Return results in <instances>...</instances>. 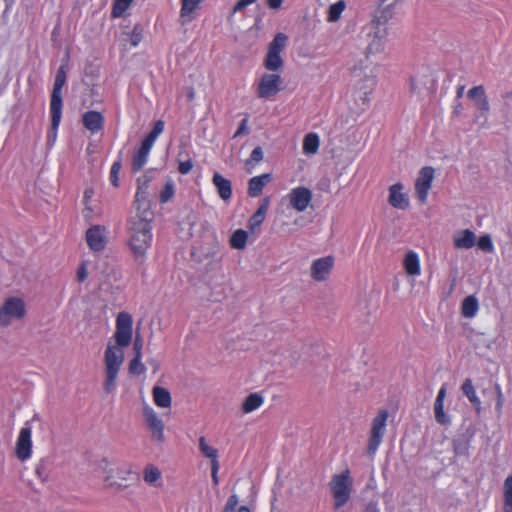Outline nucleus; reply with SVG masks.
Masks as SVG:
<instances>
[{
    "mask_svg": "<svg viewBox=\"0 0 512 512\" xmlns=\"http://www.w3.org/2000/svg\"><path fill=\"white\" fill-rule=\"evenodd\" d=\"M132 317L127 312H120L116 319V332L114 338L116 345L108 343L105 354V382L104 390L107 393L114 391L119 370L124 362L123 348L127 347L132 339Z\"/></svg>",
    "mask_w": 512,
    "mask_h": 512,
    "instance_id": "1",
    "label": "nucleus"
},
{
    "mask_svg": "<svg viewBox=\"0 0 512 512\" xmlns=\"http://www.w3.org/2000/svg\"><path fill=\"white\" fill-rule=\"evenodd\" d=\"M153 216L135 215L129 221L128 226V245L136 261L144 263L147 250L152 244V226Z\"/></svg>",
    "mask_w": 512,
    "mask_h": 512,
    "instance_id": "2",
    "label": "nucleus"
},
{
    "mask_svg": "<svg viewBox=\"0 0 512 512\" xmlns=\"http://www.w3.org/2000/svg\"><path fill=\"white\" fill-rule=\"evenodd\" d=\"M329 486L334 499V507L339 509L349 501L351 496L353 479L349 469L333 475Z\"/></svg>",
    "mask_w": 512,
    "mask_h": 512,
    "instance_id": "3",
    "label": "nucleus"
},
{
    "mask_svg": "<svg viewBox=\"0 0 512 512\" xmlns=\"http://www.w3.org/2000/svg\"><path fill=\"white\" fill-rule=\"evenodd\" d=\"M66 83L65 67L61 65L57 70L50 101V114L52 116V129H58L62 116L61 90Z\"/></svg>",
    "mask_w": 512,
    "mask_h": 512,
    "instance_id": "4",
    "label": "nucleus"
},
{
    "mask_svg": "<svg viewBox=\"0 0 512 512\" xmlns=\"http://www.w3.org/2000/svg\"><path fill=\"white\" fill-rule=\"evenodd\" d=\"M26 313L25 304L22 299L10 297L0 307V325L8 326L13 320L21 319Z\"/></svg>",
    "mask_w": 512,
    "mask_h": 512,
    "instance_id": "5",
    "label": "nucleus"
},
{
    "mask_svg": "<svg viewBox=\"0 0 512 512\" xmlns=\"http://www.w3.org/2000/svg\"><path fill=\"white\" fill-rule=\"evenodd\" d=\"M388 418L387 410H380L377 416L372 420L371 433L367 451L374 454L382 442L386 430V421Z\"/></svg>",
    "mask_w": 512,
    "mask_h": 512,
    "instance_id": "6",
    "label": "nucleus"
},
{
    "mask_svg": "<svg viewBox=\"0 0 512 512\" xmlns=\"http://www.w3.org/2000/svg\"><path fill=\"white\" fill-rule=\"evenodd\" d=\"M150 181L151 178L147 175H143L137 180V192L134 201V205L137 210L136 215L153 216V213L150 211V201L148 199L149 194L147 191Z\"/></svg>",
    "mask_w": 512,
    "mask_h": 512,
    "instance_id": "7",
    "label": "nucleus"
},
{
    "mask_svg": "<svg viewBox=\"0 0 512 512\" xmlns=\"http://www.w3.org/2000/svg\"><path fill=\"white\" fill-rule=\"evenodd\" d=\"M30 421L20 429L16 440L15 455L21 461L28 460L32 455V427Z\"/></svg>",
    "mask_w": 512,
    "mask_h": 512,
    "instance_id": "8",
    "label": "nucleus"
},
{
    "mask_svg": "<svg viewBox=\"0 0 512 512\" xmlns=\"http://www.w3.org/2000/svg\"><path fill=\"white\" fill-rule=\"evenodd\" d=\"M388 35L387 28L379 22L373 24L371 31L368 33L369 43L366 48V58L370 55L381 53L384 50L386 37Z\"/></svg>",
    "mask_w": 512,
    "mask_h": 512,
    "instance_id": "9",
    "label": "nucleus"
},
{
    "mask_svg": "<svg viewBox=\"0 0 512 512\" xmlns=\"http://www.w3.org/2000/svg\"><path fill=\"white\" fill-rule=\"evenodd\" d=\"M143 417L147 427L151 432V436L157 442H163L164 440V422L155 412V410L149 405L143 407Z\"/></svg>",
    "mask_w": 512,
    "mask_h": 512,
    "instance_id": "10",
    "label": "nucleus"
},
{
    "mask_svg": "<svg viewBox=\"0 0 512 512\" xmlns=\"http://www.w3.org/2000/svg\"><path fill=\"white\" fill-rule=\"evenodd\" d=\"M282 79L278 74H264L257 87V96L269 99L275 96L280 90Z\"/></svg>",
    "mask_w": 512,
    "mask_h": 512,
    "instance_id": "11",
    "label": "nucleus"
},
{
    "mask_svg": "<svg viewBox=\"0 0 512 512\" xmlns=\"http://www.w3.org/2000/svg\"><path fill=\"white\" fill-rule=\"evenodd\" d=\"M433 178L434 169L430 166L421 168L418 173V177L415 182V192L417 199L421 203H425L427 201L428 192L431 188Z\"/></svg>",
    "mask_w": 512,
    "mask_h": 512,
    "instance_id": "12",
    "label": "nucleus"
},
{
    "mask_svg": "<svg viewBox=\"0 0 512 512\" xmlns=\"http://www.w3.org/2000/svg\"><path fill=\"white\" fill-rule=\"evenodd\" d=\"M312 197L311 190L304 186L293 188L287 195L289 205L297 212H304L310 205Z\"/></svg>",
    "mask_w": 512,
    "mask_h": 512,
    "instance_id": "13",
    "label": "nucleus"
},
{
    "mask_svg": "<svg viewBox=\"0 0 512 512\" xmlns=\"http://www.w3.org/2000/svg\"><path fill=\"white\" fill-rule=\"evenodd\" d=\"M467 97L473 101L475 107L479 111L477 117L483 118L484 122H486L490 105L484 87L482 85L472 87L468 90Z\"/></svg>",
    "mask_w": 512,
    "mask_h": 512,
    "instance_id": "14",
    "label": "nucleus"
},
{
    "mask_svg": "<svg viewBox=\"0 0 512 512\" xmlns=\"http://www.w3.org/2000/svg\"><path fill=\"white\" fill-rule=\"evenodd\" d=\"M105 232V227L101 225H94L86 231V242L91 250L99 252L105 248Z\"/></svg>",
    "mask_w": 512,
    "mask_h": 512,
    "instance_id": "15",
    "label": "nucleus"
},
{
    "mask_svg": "<svg viewBox=\"0 0 512 512\" xmlns=\"http://www.w3.org/2000/svg\"><path fill=\"white\" fill-rule=\"evenodd\" d=\"M334 264L332 256H326L313 261L311 277L316 281H324L328 278Z\"/></svg>",
    "mask_w": 512,
    "mask_h": 512,
    "instance_id": "16",
    "label": "nucleus"
},
{
    "mask_svg": "<svg viewBox=\"0 0 512 512\" xmlns=\"http://www.w3.org/2000/svg\"><path fill=\"white\" fill-rule=\"evenodd\" d=\"M403 185L395 183L389 187V204L397 209L405 210L409 207V199L407 194L402 192Z\"/></svg>",
    "mask_w": 512,
    "mask_h": 512,
    "instance_id": "17",
    "label": "nucleus"
},
{
    "mask_svg": "<svg viewBox=\"0 0 512 512\" xmlns=\"http://www.w3.org/2000/svg\"><path fill=\"white\" fill-rule=\"evenodd\" d=\"M446 397V387L443 385L437 394L434 402V415L437 423L449 426L451 424V417L444 412V400Z\"/></svg>",
    "mask_w": 512,
    "mask_h": 512,
    "instance_id": "18",
    "label": "nucleus"
},
{
    "mask_svg": "<svg viewBox=\"0 0 512 512\" xmlns=\"http://www.w3.org/2000/svg\"><path fill=\"white\" fill-rule=\"evenodd\" d=\"M354 75L355 77H358L360 79H363L365 84L361 87V89H372L374 85L376 84V67L372 65H365L362 64L355 67L354 69ZM364 94H367V91H364Z\"/></svg>",
    "mask_w": 512,
    "mask_h": 512,
    "instance_id": "19",
    "label": "nucleus"
},
{
    "mask_svg": "<svg viewBox=\"0 0 512 512\" xmlns=\"http://www.w3.org/2000/svg\"><path fill=\"white\" fill-rule=\"evenodd\" d=\"M82 123L87 130L95 134L103 129L104 117L98 111H87L82 116Z\"/></svg>",
    "mask_w": 512,
    "mask_h": 512,
    "instance_id": "20",
    "label": "nucleus"
},
{
    "mask_svg": "<svg viewBox=\"0 0 512 512\" xmlns=\"http://www.w3.org/2000/svg\"><path fill=\"white\" fill-rule=\"evenodd\" d=\"M212 183L217 189L219 197L223 201H229L232 197V184L231 181L223 177L220 173L215 172L212 178Z\"/></svg>",
    "mask_w": 512,
    "mask_h": 512,
    "instance_id": "21",
    "label": "nucleus"
},
{
    "mask_svg": "<svg viewBox=\"0 0 512 512\" xmlns=\"http://www.w3.org/2000/svg\"><path fill=\"white\" fill-rule=\"evenodd\" d=\"M270 200L268 197L264 198L257 211L249 218L248 227L252 232H255L260 228L266 218V214L269 208Z\"/></svg>",
    "mask_w": 512,
    "mask_h": 512,
    "instance_id": "22",
    "label": "nucleus"
},
{
    "mask_svg": "<svg viewBox=\"0 0 512 512\" xmlns=\"http://www.w3.org/2000/svg\"><path fill=\"white\" fill-rule=\"evenodd\" d=\"M153 146L146 141H142L140 148L134 152L132 158V169L137 172L140 171L147 162L150 150Z\"/></svg>",
    "mask_w": 512,
    "mask_h": 512,
    "instance_id": "23",
    "label": "nucleus"
},
{
    "mask_svg": "<svg viewBox=\"0 0 512 512\" xmlns=\"http://www.w3.org/2000/svg\"><path fill=\"white\" fill-rule=\"evenodd\" d=\"M272 180V176L269 173L262 174L259 176L252 177L248 182V194L250 197H258L263 188Z\"/></svg>",
    "mask_w": 512,
    "mask_h": 512,
    "instance_id": "24",
    "label": "nucleus"
},
{
    "mask_svg": "<svg viewBox=\"0 0 512 512\" xmlns=\"http://www.w3.org/2000/svg\"><path fill=\"white\" fill-rule=\"evenodd\" d=\"M453 241L458 249H470L475 245L476 236L471 230L465 229L456 232Z\"/></svg>",
    "mask_w": 512,
    "mask_h": 512,
    "instance_id": "25",
    "label": "nucleus"
},
{
    "mask_svg": "<svg viewBox=\"0 0 512 512\" xmlns=\"http://www.w3.org/2000/svg\"><path fill=\"white\" fill-rule=\"evenodd\" d=\"M461 391L468 398L472 406L475 408L477 414H480L482 409L481 400L477 396L476 390L470 378L464 380L463 384L461 385Z\"/></svg>",
    "mask_w": 512,
    "mask_h": 512,
    "instance_id": "26",
    "label": "nucleus"
},
{
    "mask_svg": "<svg viewBox=\"0 0 512 512\" xmlns=\"http://www.w3.org/2000/svg\"><path fill=\"white\" fill-rule=\"evenodd\" d=\"M152 396L154 403L160 408H170L172 398L170 392L161 386H155L152 389Z\"/></svg>",
    "mask_w": 512,
    "mask_h": 512,
    "instance_id": "27",
    "label": "nucleus"
},
{
    "mask_svg": "<svg viewBox=\"0 0 512 512\" xmlns=\"http://www.w3.org/2000/svg\"><path fill=\"white\" fill-rule=\"evenodd\" d=\"M479 309L478 299L474 295H469L464 298L461 304V314L465 318H473L476 316Z\"/></svg>",
    "mask_w": 512,
    "mask_h": 512,
    "instance_id": "28",
    "label": "nucleus"
},
{
    "mask_svg": "<svg viewBox=\"0 0 512 512\" xmlns=\"http://www.w3.org/2000/svg\"><path fill=\"white\" fill-rule=\"evenodd\" d=\"M405 271L412 276L420 274V261L417 253L410 251L406 254L403 262Z\"/></svg>",
    "mask_w": 512,
    "mask_h": 512,
    "instance_id": "29",
    "label": "nucleus"
},
{
    "mask_svg": "<svg viewBox=\"0 0 512 512\" xmlns=\"http://www.w3.org/2000/svg\"><path fill=\"white\" fill-rule=\"evenodd\" d=\"M202 0H181L180 17L184 22L191 21Z\"/></svg>",
    "mask_w": 512,
    "mask_h": 512,
    "instance_id": "30",
    "label": "nucleus"
},
{
    "mask_svg": "<svg viewBox=\"0 0 512 512\" xmlns=\"http://www.w3.org/2000/svg\"><path fill=\"white\" fill-rule=\"evenodd\" d=\"M320 145V139L316 133H308L303 139V153L307 155L316 154Z\"/></svg>",
    "mask_w": 512,
    "mask_h": 512,
    "instance_id": "31",
    "label": "nucleus"
},
{
    "mask_svg": "<svg viewBox=\"0 0 512 512\" xmlns=\"http://www.w3.org/2000/svg\"><path fill=\"white\" fill-rule=\"evenodd\" d=\"M503 498V511L512 512V473L504 481Z\"/></svg>",
    "mask_w": 512,
    "mask_h": 512,
    "instance_id": "32",
    "label": "nucleus"
},
{
    "mask_svg": "<svg viewBox=\"0 0 512 512\" xmlns=\"http://www.w3.org/2000/svg\"><path fill=\"white\" fill-rule=\"evenodd\" d=\"M247 239L248 233L243 229H238L232 234L230 245L234 249L242 250L246 247Z\"/></svg>",
    "mask_w": 512,
    "mask_h": 512,
    "instance_id": "33",
    "label": "nucleus"
},
{
    "mask_svg": "<svg viewBox=\"0 0 512 512\" xmlns=\"http://www.w3.org/2000/svg\"><path fill=\"white\" fill-rule=\"evenodd\" d=\"M262 403L263 398L257 393H252L244 400L242 409L245 413H250L259 408Z\"/></svg>",
    "mask_w": 512,
    "mask_h": 512,
    "instance_id": "34",
    "label": "nucleus"
},
{
    "mask_svg": "<svg viewBox=\"0 0 512 512\" xmlns=\"http://www.w3.org/2000/svg\"><path fill=\"white\" fill-rule=\"evenodd\" d=\"M264 65L270 71H277L283 66L281 54L268 51Z\"/></svg>",
    "mask_w": 512,
    "mask_h": 512,
    "instance_id": "35",
    "label": "nucleus"
},
{
    "mask_svg": "<svg viewBox=\"0 0 512 512\" xmlns=\"http://www.w3.org/2000/svg\"><path fill=\"white\" fill-rule=\"evenodd\" d=\"M199 449L205 457L211 459V463L218 461V450L208 445L204 436L199 439Z\"/></svg>",
    "mask_w": 512,
    "mask_h": 512,
    "instance_id": "36",
    "label": "nucleus"
},
{
    "mask_svg": "<svg viewBox=\"0 0 512 512\" xmlns=\"http://www.w3.org/2000/svg\"><path fill=\"white\" fill-rule=\"evenodd\" d=\"M346 7V3L344 0H339L336 3L332 4L328 10L327 20L329 22H336L340 19L342 12Z\"/></svg>",
    "mask_w": 512,
    "mask_h": 512,
    "instance_id": "37",
    "label": "nucleus"
},
{
    "mask_svg": "<svg viewBox=\"0 0 512 512\" xmlns=\"http://www.w3.org/2000/svg\"><path fill=\"white\" fill-rule=\"evenodd\" d=\"M288 37L284 33H278L269 44L268 51L281 54L286 46Z\"/></svg>",
    "mask_w": 512,
    "mask_h": 512,
    "instance_id": "38",
    "label": "nucleus"
},
{
    "mask_svg": "<svg viewBox=\"0 0 512 512\" xmlns=\"http://www.w3.org/2000/svg\"><path fill=\"white\" fill-rule=\"evenodd\" d=\"M453 451L456 455L459 456H468V451L470 447V443L468 439L465 438H457L452 442Z\"/></svg>",
    "mask_w": 512,
    "mask_h": 512,
    "instance_id": "39",
    "label": "nucleus"
},
{
    "mask_svg": "<svg viewBox=\"0 0 512 512\" xmlns=\"http://www.w3.org/2000/svg\"><path fill=\"white\" fill-rule=\"evenodd\" d=\"M161 478L160 470L152 465H149L144 470V480L149 483L155 485L157 481Z\"/></svg>",
    "mask_w": 512,
    "mask_h": 512,
    "instance_id": "40",
    "label": "nucleus"
},
{
    "mask_svg": "<svg viewBox=\"0 0 512 512\" xmlns=\"http://www.w3.org/2000/svg\"><path fill=\"white\" fill-rule=\"evenodd\" d=\"M164 125L165 124L163 120L156 121L152 131L144 138V141L153 146L158 136L163 132Z\"/></svg>",
    "mask_w": 512,
    "mask_h": 512,
    "instance_id": "41",
    "label": "nucleus"
},
{
    "mask_svg": "<svg viewBox=\"0 0 512 512\" xmlns=\"http://www.w3.org/2000/svg\"><path fill=\"white\" fill-rule=\"evenodd\" d=\"M142 354L135 355L130 361L129 371L132 374L141 375L146 371L145 365L141 362Z\"/></svg>",
    "mask_w": 512,
    "mask_h": 512,
    "instance_id": "42",
    "label": "nucleus"
},
{
    "mask_svg": "<svg viewBox=\"0 0 512 512\" xmlns=\"http://www.w3.org/2000/svg\"><path fill=\"white\" fill-rule=\"evenodd\" d=\"M133 0H115L113 4V17H120L130 6Z\"/></svg>",
    "mask_w": 512,
    "mask_h": 512,
    "instance_id": "43",
    "label": "nucleus"
},
{
    "mask_svg": "<svg viewBox=\"0 0 512 512\" xmlns=\"http://www.w3.org/2000/svg\"><path fill=\"white\" fill-rule=\"evenodd\" d=\"M477 245H478L479 249L484 252L491 253L494 250V245H493L492 239H491L490 235H488V234L481 236L477 242Z\"/></svg>",
    "mask_w": 512,
    "mask_h": 512,
    "instance_id": "44",
    "label": "nucleus"
},
{
    "mask_svg": "<svg viewBox=\"0 0 512 512\" xmlns=\"http://www.w3.org/2000/svg\"><path fill=\"white\" fill-rule=\"evenodd\" d=\"M100 477L102 478L104 485L108 488L121 486L115 481L114 469L112 467L109 468L108 471L102 474Z\"/></svg>",
    "mask_w": 512,
    "mask_h": 512,
    "instance_id": "45",
    "label": "nucleus"
},
{
    "mask_svg": "<svg viewBox=\"0 0 512 512\" xmlns=\"http://www.w3.org/2000/svg\"><path fill=\"white\" fill-rule=\"evenodd\" d=\"M174 195V184L169 181L165 184L163 190L160 193V201L161 203L168 202Z\"/></svg>",
    "mask_w": 512,
    "mask_h": 512,
    "instance_id": "46",
    "label": "nucleus"
},
{
    "mask_svg": "<svg viewBox=\"0 0 512 512\" xmlns=\"http://www.w3.org/2000/svg\"><path fill=\"white\" fill-rule=\"evenodd\" d=\"M120 169H121V162L120 161H115L111 167V171H110V181L112 183L113 186L117 187L119 185V172H120Z\"/></svg>",
    "mask_w": 512,
    "mask_h": 512,
    "instance_id": "47",
    "label": "nucleus"
},
{
    "mask_svg": "<svg viewBox=\"0 0 512 512\" xmlns=\"http://www.w3.org/2000/svg\"><path fill=\"white\" fill-rule=\"evenodd\" d=\"M142 41V29L136 25L132 33L129 35V42L132 46L136 47Z\"/></svg>",
    "mask_w": 512,
    "mask_h": 512,
    "instance_id": "48",
    "label": "nucleus"
},
{
    "mask_svg": "<svg viewBox=\"0 0 512 512\" xmlns=\"http://www.w3.org/2000/svg\"><path fill=\"white\" fill-rule=\"evenodd\" d=\"M111 468L109 461L106 458H102L96 464L95 472L100 477L102 474L108 471Z\"/></svg>",
    "mask_w": 512,
    "mask_h": 512,
    "instance_id": "49",
    "label": "nucleus"
},
{
    "mask_svg": "<svg viewBox=\"0 0 512 512\" xmlns=\"http://www.w3.org/2000/svg\"><path fill=\"white\" fill-rule=\"evenodd\" d=\"M263 160V150L260 146L258 147H255L251 154H250V158L247 160V164H249L250 162H260Z\"/></svg>",
    "mask_w": 512,
    "mask_h": 512,
    "instance_id": "50",
    "label": "nucleus"
},
{
    "mask_svg": "<svg viewBox=\"0 0 512 512\" xmlns=\"http://www.w3.org/2000/svg\"><path fill=\"white\" fill-rule=\"evenodd\" d=\"M247 124H248V118L242 119L238 129L236 130V132L233 135V138H237V137H240L242 135L248 134L249 133V128H248Z\"/></svg>",
    "mask_w": 512,
    "mask_h": 512,
    "instance_id": "51",
    "label": "nucleus"
},
{
    "mask_svg": "<svg viewBox=\"0 0 512 512\" xmlns=\"http://www.w3.org/2000/svg\"><path fill=\"white\" fill-rule=\"evenodd\" d=\"M258 0H239L233 7V13L243 11L247 6L257 2Z\"/></svg>",
    "mask_w": 512,
    "mask_h": 512,
    "instance_id": "52",
    "label": "nucleus"
},
{
    "mask_svg": "<svg viewBox=\"0 0 512 512\" xmlns=\"http://www.w3.org/2000/svg\"><path fill=\"white\" fill-rule=\"evenodd\" d=\"M193 168V163L190 159L180 162L178 170L181 174L186 175L188 174Z\"/></svg>",
    "mask_w": 512,
    "mask_h": 512,
    "instance_id": "53",
    "label": "nucleus"
},
{
    "mask_svg": "<svg viewBox=\"0 0 512 512\" xmlns=\"http://www.w3.org/2000/svg\"><path fill=\"white\" fill-rule=\"evenodd\" d=\"M219 461H214V463H211V477L213 484L216 486L218 485V471H219Z\"/></svg>",
    "mask_w": 512,
    "mask_h": 512,
    "instance_id": "54",
    "label": "nucleus"
},
{
    "mask_svg": "<svg viewBox=\"0 0 512 512\" xmlns=\"http://www.w3.org/2000/svg\"><path fill=\"white\" fill-rule=\"evenodd\" d=\"M87 275H88V273H87L86 263L83 262L77 270V280L79 282H83L87 278Z\"/></svg>",
    "mask_w": 512,
    "mask_h": 512,
    "instance_id": "55",
    "label": "nucleus"
},
{
    "mask_svg": "<svg viewBox=\"0 0 512 512\" xmlns=\"http://www.w3.org/2000/svg\"><path fill=\"white\" fill-rule=\"evenodd\" d=\"M36 474L41 478L42 480H45L47 477V474L45 472V464L43 462H40L36 467Z\"/></svg>",
    "mask_w": 512,
    "mask_h": 512,
    "instance_id": "56",
    "label": "nucleus"
},
{
    "mask_svg": "<svg viewBox=\"0 0 512 512\" xmlns=\"http://www.w3.org/2000/svg\"><path fill=\"white\" fill-rule=\"evenodd\" d=\"M495 390H496V392H497V403H496V409H497V410H500V409H501V407H502V402H503V400H502V396H503V395H502V390H501V387H500V385H499V384H496V386H495Z\"/></svg>",
    "mask_w": 512,
    "mask_h": 512,
    "instance_id": "57",
    "label": "nucleus"
},
{
    "mask_svg": "<svg viewBox=\"0 0 512 512\" xmlns=\"http://www.w3.org/2000/svg\"><path fill=\"white\" fill-rule=\"evenodd\" d=\"M83 217L86 220H90L93 215V209L90 204H84V209L82 211Z\"/></svg>",
    "mask_w": 512,
    "mask_h": 512,
    "instance_id": "58",
    "label": "nucleus"
},
{
    "mask_svg": "<svg viewBox=\"0 0 512 512\" xmlns=\"http://www.w3.org/2000/svg\"><path fill=\"white\" fill-rule=\"evenodd\" d=\"M93 194H94V191L92 188L85 189L84 194H83V203L90 204V200H91Z\"/></svg>",
    "mask_w": 512,
    "mask_h": 512,
    "instance_id": "59",
    "label": "nucleus"
},
{
    "mask_svg": "<svg viewBox=\"0 0 512 512\" xmlns=\"http://www.w3.org/2000/svg\"><path fill=\"white\" fill-rule=\"evenodd\" d=\"M225 505L236 509V507L238 505V497H237V495H235V494L231 495L228 498V500H227Z\"/></svg>",
    "mask_w": 512,
    "mask_h": 512,
    "instance_id": "60",
    "label": "nucleus"
},
{
    "mask_svg": "<svg viewBox=\"0 0 512 512\" xmlns=\"http://www.w3.org/2000/svg\"><path fill=\"white\" fill-rule=\"evenodd\" d=\"M134 351H135V355H138L139 354H142L141 350H142V339L140 337H136L135 338V341H134Z\"/></svg>",
    "mask_w": 512,
    "mask_h": 512,
    "instance_id": "61",
    "label": "nucleus"
},
{
    "mask_svg": "<svg viewBox=\"0 0 512 512\" xmlns=\"http://www.w3.org/2000/svg\"><path fill=\"white\" fill-rule=\"evenodd\" d=\"M364 512H380V510L376 502H369L366 505Z\"/></svg>",
    "mask_w": 512,
    "mask_h": 512,
    "instance_id": "62",
    "label": "nucleus"
},
{
    "mask_svg": "<svg viewBox=\"0 0 512 512\" xmlns=\"http://www.w3.org/2000/svg\"><path fill=\"white\" fill-rule=\"evenodd\" d=\"M283 0H267V5L271 9H278L281 7Z\"/></svg>",
    "mask_w": 512,
    "mask_h": 512,
    "instance_id": "63",
    "label": "nucleus"
},
{
    "mask_svg": "<svg viewBox=\"0 0 512 512\" xmlns=\"http://www.w3.org/2000/svg\"><path fill=\"white\" fill-rule=\"evenodd\" d=\"M464 89H465V86L464 85H461L457 88V91H456V98L457 99H460L462 96H463V93H464Z\"/></svg>",
    "mask_w": 512,
    "mask_h": 512,
    "instance_id": "64",
    "label": "nucleus"
}]
</instances>
